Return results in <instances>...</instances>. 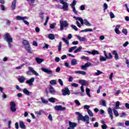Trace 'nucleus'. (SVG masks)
Returning a JSON list of instances; mask_svg holds the SVG:
<instances>
[{
	"label": "nucleus",
	"mask_w": 129,
	"mask_h": 129,
	"mask_svg": "<svg viewBox=\"0 0 129 129\" xmlns=\"http://www.w3.org/2000/svg\"><path fill=\"white\" fill-rule=\"evenodd\" d=\"M76 114L78 115V120H82V121H86V124H89V116L86 115L85 116L82 115L79 112H76Z\"/></svg>",
	"instance_id": "nucleus-1"
},
{
	"label": "nucleus",
	"mask_w": 129,
	"mask_h": 129,
	"mask_svg": "<svg viewBox=\"0 0 129 129\" xmlns=\"http://www.w3.org/2000/svg\"><path fill=\"white\" fill-rule=\"evenodd\" d=\"M5 40L7 42L8 44V47L10 49H12L13 48V38L11 35H10V33H7L6 35H5Z\"/></svg>",
	"instance_id": "nucleus-2"
},
{
	"label": "nucleus",
	"mask_w": 129,
	"mask_h": 129,
	"mask_svg": "<svg viewBox=\"0 0 129 129\" xmlns=\"http://www.w3.org/2000/svg\"><path fill=\"white\" fill-rule=\"evenodd\" d=\"M22 43L26 50H27L28 53H30V54H32V51H31V50H32V48H31V45H30V43H29V41L26 39H24L23 40Z\"/></svg>",
	"instance_id": "nucleus-3"
},
{
	"label": "nucleus",
	"mask_w": 129,
	"mask_h": 129,
	"mask_svg": "<svg viewBox=\"0 0 129 129\" xmlns=\"http://www.w3.org/2000/svg\"><path fill=\"white\" fill-rule=\"evenodd\" d=\"M59 24L60 25V31H63V30H64V28H68V27H69V23H68V22H67V21H60Z\"/></svg>",
	"instance_id": "nucleus-4"
},
{
	"label": "nucleus",
	"mask_w": 129,
	"mask_h": 129,
	"mask_svg": "<svg viewBox=\"0 0 129 129\" xmlns=\"http://www.w3.org/2000/svg\"><path fill=\"white\" fill-rule=\"evenodd\" d=\"M31 72L35 76H39V74L36 72V71L34 70V69L32 67L29 68V71L26 72V74L27 75H31Z\"/></svg>",
	"instance_id": "nucleus-5"
},
{
	"label": "nucleus",
	"mask_w": 129,
	"mask_h": 129,
	"mask_svg": "<svg viewBox=\"0 0 129 129\" xmlns=\"http://www.w3.org/2000/svg\"><path fill=\"white\" fill-rule=\"evenodd\" d=\"M59 2L60 4L62 5V7L61 8V9H62V10H64V11H67V10H68V3L63 0H59Z\"/></svg>",
	"instance_id": "nucleus-6"
},
{
	"label": "nucleus",
	"mask_w": 129,
	"mask_h": 129,
	"mask_svg": "<svg viewBox=\"0 0 129 129\" xmlns=\"http://www.w3.org/2000/svg\"><path fill=\"white\" fill-rule=\"evenodd\" d=\"M62 94L63 96H66V95H70V90L68 88L66 87L61 90Z\"/></svg>",
	"instance_id": "nucleus-7"
},
{
	"label": "nucleus",
	"mask_w": 129,
	"mask_h": 129,
	"mask_svg": "<svg viewBox=\"0 0 129 129\" xmlns=\"http://www.w3.org/2000/svg\"><path fill=\"white\" fill-rule=\"evenodd\" d=\"M10 110L12 112H15L17 111V108H16V103L14 102H11L10 103Z\"/></svg>",
	"instance_id": "nucleus-8"
},
{
	"label": "nucleus",
	"mask_w": 129,
	"mask_h": 129,
	"mask_svg": "<svg viewBox=\"0 0 129 129\" xmlns=\"http://www.w3.org/2000/svg\"><path fill=\"white\" fill-rule=\"evenodd\" d=\"M35 82V78L32 77L30 78L29 80H27L26 81V84H28L29 86H33L34 85L33 83Z\"/></svg>",
	"instance_id": "nucleus-9"
},
{
	"label": "nucleus",
	"mask_w": 129,
	"mask_h": 129,
	"mask_svg": "<svg viewBox=\"0 0 129 129\" xmlns=\"http://www.w3.org/2000/svg\"><path fill=\"white\" fill-rule=\"evenodd\" d=\"M69 126L67 129H74L75 127L77 126V123L70 121H69Z\"/></svg>",
	"instance_id": "nucleus-10"
},
{
	"label": "nucleus",
	"mask_w": 129,
	"mask_h": 129,
	"mask_svg": "<svg viewBox=\"0 0 129 129\" xmlns=\"http://www.w3.org/2000/svg\"><path fill=\"white\" fill-rule=\"evenodd\" d=\"M41 70L42 71H43L45 73H46V74H48L49 75H51L53 74V71L50 70H48L45 68H42Z\"/></svg>",
	"instance_id": "nucleus-11"
},
{
	"label": "nucleus",
	"mask_w": 129,
	"mask_h": 129,
	"mask_svg": "<svg viewBox=\"0 0 129 129\" xmlns=\"http://www.w3.org/2000/svg\"><path fill=\"white\" fill-rule=\"evenodd\" d=\"M54 109H56L57 111H59V110L63 111L66 109V107H62L61 105H56L54 106Z\"/></svg>",
	"instance_id": "nucleus-12"
},
{
	"label": "nucleus",
	"mask_w": 129,
	"mask_h": 129,
	"mask_svg": "<svg viewBox=\"0 0 129 129\" xmlns=\"http://www.w3.org/2000/svg\"><path fill=\"white\" fill-rule=\"evenodd\" d=\"M108 113L111 119H113V114L112 113V109L109 107L107 110Z\"/></svg>",
	"instance_id": "nucleus-13"
},
{
	"label": "nucleus",
	"mask_w": 129,
	"mask_h": 129,
	"mask_svg": "<svg viewBox=\"0 0 129 129\" xmlns=\"http://www.w3.org/2000/svg\"><path fill=\"white\" fill-rule=\"evenodd\" d=\"M79 83L81 84L82 86H87L88 85V82L85 80H80Z\"/></svg>",
	"instance_id": "nucleus-14"
},
{
	"label": "nucleus",
	"mask_w": 129,
	"mask_h": 129,
	"mask_svg": "<svg viewBox=\"0 0 129 129\" xmlns=\"http://www.w3.org/2000/svg\"><path fill=\"white\" fill-rule=\"evenodd\" d=\"M76 37H77L78 40H79V41H80L81 42H85L87 40L86 39V37H82L79 35H76Z\"/></svg>",
	"instance_id": "nucleus-15"
},
{
	"label": "nucleus",
	"mask_w": 129,
	"mask_h": 129,
	"mask_svg": "<svg viewBox=\"0 0 129 129\" xmlns=\"http://www.w3.org/2000/svg\"><path fill=\"white\" fill-rule=\"evenodd\" d=\"M23 93L25 94V95H32V92L29 91L27 88H24L23 90Z\"/></svg>",
	"instance_id": "nucleus-16"
},
{
	"label": "nucleus",
	"mask_w": 129,
	"mask_h": 129,
	"mask_svg": "<svg viewBox=\"0 0 129 129\" xmlns=\"http://www.w3.org/2000/svg\"><path fill=\"white\" fill-rule=\"evenodd\" d=\"M16 19L17 20H18V21H24V20H28V17H22V16H17L16 17Z\"/></svg>",
	"instance_id": "nucleus-17"
},
{
	"label": "nucleus",
	"mask_w": 129,
	"mask_h": 129,
	"mask_svg": "<svg viewBox=\"0 0 129 129\" xmlns=\"http://www.w3.org/2000/svg\"><path fill=\"white\" fill-rule=\"evenodd\" d=\"M19 125L21 128H26V125L25 124V123H24V121L22 120L19 121Z\"/></svg>",
	"instance_id": "nucleus-18"
},
{
	"label": "nucleus",
	"mask_w": 129,
	"mask_h": 129,
	"mask_svg": "<svg viewBox=\"0 0 129 129\" xmlns=\"http://www.w3.org/2000/svg\"><path fill=\"white\" fill-rule=\"evenodd\" d=\"M49 92L51 94H55V93H56V91H55V89H54V88L52 87V86H50L49 87Z\"/></svg>",
	"instance_id": "nucleus-19"
},
{
	"label": "nucleus",
	"mask_w": 129,
	"mask_h": 129,
	"mask_svg": "<svg viewBox=\"0 0 129 129\" xmlns=\"http://www.w3.org/2000/svg\"><path fill=\"white\" fill-rule=\"evenodd\" d=\"M16 3H17V0H14L12 2L11 8L13 11H14V10L16 9L17 7V5H16Z\"/></svg>",
	"instance_id": "nucleus-20"
},
{
	"label": "nucleus",
	"mask_w": 129,
	"mask_h": 129,
	"mask_svg": "<svg viewBox=\"0 0 129 129\" xmlns=\"http://www.w3.org/2000/svg\"><path fill=\"white\" fill-rule=\"evenodd\" d=\"M112 54L113 55H114V58L116 60H118V59H119V58L118 57V54H117V52L116 50H113L112 52Z\"/></svg>",
	"instance_id": "nucleus-21"
},
{
	"label": "nucleus",
	"mask_w": 129,
	"mask_h": 129,
	"mask_svg": "<svg viewBox=\"0 0 129 129\" xmlns=\"http://www.w3.org/2000/svg\"><path fill=\"white\" fill-rule=\"evenodd\" d=\"M119 28H120V25H117L115 27V32L116 34H117L118 35H119V34H120V31H119V30H118Z\"/></svg>",
	"instance_id": "nucleus-22"
},
{
	"label": "nucleus",
	"mask_w": 129,
	"mask_h": 129,
	"mask_svg": "<svg viewBox=\"0 0 129 129\" xmlns=\"http://www.w3.org/2000/svg\"><path fill=\"white\" fill-rule=\"evenodd\" d=\"M25 80H26V78L24 76H21L20 78H18V81L20 83H24Z\"/></svg>",
	"instance_id": "nucleus-23"
},
{
	"label": "nucleus",
	"mask_w": 129,
	"mask_h": 129,
	"mask_svg": "<svg viewBox=\"0 0 129 129\" xmlns=\"http://www.w3.org/2000/svg\"><path fill=\"white\" fill-rule=\"evenodd\" d=\"M77 64H78V62H77V60H76V59L74 58L71 60V65L72 66H75V65Z\"/></svg>",
	"instance_id": "nucleus-24"
},
{
	"label": "nucleus",
	"mask_w": 129,
	"mask_h": 129,
	"mask_svg": "<svg viewBox=\"0 0 129 129\" xmlns=\"http://www.w3.org/2000/svg\"><path fill=\"white\" fill-rule=\"evenodd\" d=\"M35 60H36L37 63H38V64H41V63H42V62L44 61V59L40 58L39 57H36Z\"/></svg>",
	"instance_id": "nucleus-25"
},
{
	"label": "nucleus",
	"mask_w": 129,
	"mask_h": 129,
	"mask_svg": "<svg viewBox=\"0 0 129 129\" xmlns=\"http://www.w3.org/2000/svg\"><path fill=\"white\" fill-rule=\"evenodd\" d=\"M75 73H76V74H81L82 75H86V73L82 71H76L75 72Z\"/></svg>",
	"instance_id": "nucleus-26"
},
{
	"label": "nucleus",
	"mask_w": 129,
	"mask_h": 129,
	"mask_svg": "<svg viewBox=\"0 0 129 129\" xmlns=\"http://www.w3.org/2000/svg\"><path fill=\"white\" fill-rule=\"evenodd\" d=\"M48 39L50 40H54L55 39V35L53 34H49L48 36Z\"/></svg>",
	"instance_id": "nucleus-27"
},
{
	"label": "nucleus",
	"mask_w": 129,
	"mask_h": 129,
	"mask_svg": "<svg viewBox=\"0 0 129 129\" xmlns=\"http://www.w3.org/2000/svg\"><path fill=\"white\" fill-rule=\"evenodd\" d=\"M3 90L4 89H3V88H1V92H2L3 93L2 98H4V99H6V98H7L8 96H7V95H6V94L4 92H3Z\"/></svg>",
	"instance_id": "nucleus-28"
},
{
	"label": "nucleus",
	"mask_w": 129,
	"mask_h": 129,
	"mask_svg": "<svg viewBox=\"0 0 129 129\" xmlns=\"http://www.w3.org/2000/svg\"><path fill=\"white\" fill-rule=\"evenodd\" d=\"M44 112V111H43L42 109H40L39 110V111H35V113H36V114H37V115H41L42 113H43Z\"/></svg>",
	"instance_id": "nucleus-29"
},
{
	"label": "nucleus",
	"mask_w": 129,
	"mask_h": 129,
	"mask_svg": "<svg viewBox=\"0 0 129 129\" xmlns=\"http://www.w3.org/2000/svg\"><path fill=\"white\" fill-rule=\"evenodd\" d=\"M102 72L99 71V70H97V72L95 73L94 74V76H99V75H100L102 74Z\"/></svg>",
	"instance_id": "nucleus-30"
},
{
	"label": "nucleus",
	"mask_w": 129,
	"mask_h": 129,
	"mask_svg": "<svg viewBox=\"0 0 129 129\" xmlns=\"http://www.w3.org/2000/svg\"><path fill=\"white\" fill-rule=\"evenodd\" d=\"M112 110L114 112V114L115 116H116V117L118 116L119 115L118 112L117 111V110H116L115 108H113L112 109Z\"/></svg>",
	"instance_id": "nucleus-31"
},
{
	"label": "nucleus",
	"mask_w": 129,
	"mask_h": 129,
	"mask_svg": "<svg viewBox=\"0 0 129 129\" xmlns=\"http://www.w3.org/2000/svg\"><path fill=\"white\" fill-rule=\"evenodd\" d=\"M84 25H85V26H87L88 27H90V26H91V24L89 23V22H88L87 20L86 19L84 20Z\"/></svg>",
	"instance_id": "nucleus-32"
},
{
	"label": "nucleus",
	"mask_w": 129,
	"mask_h": 129,
	"mask_svg": "<svg viewBox=\"0 0 129 129\" xmlns=\"http://www.w3.org/2000/svg\"><path fill=\"white\" fill-rule=\"evenodd\" d=\"M86 92L87 95H88L89 97H91V96L90 95V89L87 88L86 89Z\"/></svg>",
	"instance_id": "nucleus-33"
},
{
	"label": "nucleus",
	"mask_w": 129,
	"mask_h": 129,
	"mask_svg": "<svg viewBox=\"0 0 129 129\" xmlns=\"http://www.w3.org/2000/svg\"><path fill=\"white\" fill-rule=\"evenodd\" d=\"M107 59V58H106V57H104L102 55L100 56V62H103L104 61H106Z\"/></svg>",
	"instance_id": "nucleus-34"
},
{
	"label": "nucleus",
	"mask_w": 129,
	"mask_h": 129,
	"mask_svg": "<svg viewBox=\"0 0 129 129\" xmlns=\"http://www.w3.org/2000/svg\"><path fill=\"white\" fill-rule=\"evenodd\" d=\"M50 83L51 85H55V84H57V81H56V80H51Z\"/></svg>",
	"instance_id": "nucleus-35"
},
{
	"label": "nucleus",
	"mask_w": 129,
	"mask_h": 129,
	"mask_svg": "<svg viewBox=\"0 0 129 129\" xmlns=\"http://www.w3.org/2000/svg\"><path fill=\"white\" fill-rule=\"evenodd\" d=\"M99 54V51L98 50H92V55H98Z\"/></svg>",
	"instance_id": "nucleus-36"
},
{
	"label": "nucleus",
	"mask_w": 129,
	"mask_h": 129,
	"mask_svg": "<svg viewBox=\"0 0 129 129\" xmlns=\"http://www.w3.org/2000/svg\"><path fill=\"white\" fill-rule=\"evenodd\" d=\"M81 50H82V47L81 46H80L78 48H77L76 50H75L74 51V53H78L79 52H80Z\"/></svg>",
	"instance_id": "nucleus-37"
},
{
	"label": "nucleus",
	"mask_w": 129,
	"mask_h": 129,
	"mask_svg": "<svg viewBox=\"0 0 129 129\" xmlns=\"http://www.w3.org/2000/svg\"><path fill=\"white\" fill-rule=\"evenodd\" d=\"M62 40L66 43L67 46H69V41H68V40L66 39L65 38H62Z\"/></svg>",
	"instance_id": "nucleus-38"
},
{
	"label": "nucleus",
	"mask_w": 129,
	"mask_h": 129,
	"mask_svg": "<svg viewBox=\"0 0 129 129\" xmlns=\"http://www.w3.org/2000/svg\"><path fill=\"white\" fill-rule=\"evenodd\" d=\"M58 51H61L62 49V42L61 41H60L58 43Z\"/></svg>",
	"instance_id": "nucleus-39"
},
{
	"label": "nucleus",
	"mask_w": 129,
	"mask_h": 129,
	"mask_svg": "<svg viewBox=\"0 0 129 129\" xmlns=\"http://www.w3.org/2000/svg\"><path fill=\"white\" fill-rule=\"evenodd\" d=\"M85 65H86V67H87V68L90 67H92V66H93V64H92L91 63H90V62H86Z\"/></svg>",
	"instance_id": "nucleus-40"
},
{
	"label": "nucleus",
	"mask_w": 129,
	"mask_h": 129,
	"mask_svg": "<svg viewBox=\"0 0 129 129\" xmlns=\"http://www.w3.org/2000/svg\"><path fill=\"white\" fill-rule=\"evenodd\" d=\"M55 26H56V23H53L49 25L50 29H55Z\"/></svg>",
	"instance_id": "nucleus-41"
},
{
	"label": "nucleus",
	"mask_w": 129,
	"mask_h": 129,
	"mask_svg": "<svg viewBox=\"0 0 129 129\" xmlns=\"http://www.w3.org/2000/svg\"><path fill=\"white\" fill-rule=\"evenodd\" d=\"M56 99L53 98V97H51V98H50L48 99V101L50 102H52V103H55V100Z\"/></svg>",
	"instance_id": "nucleus-42"
},
{
	"label": "nucleus",
	"mask_w": 129,
	"mask_h": 129,
	"mask_svg": "<svg viewBox=\"0 0 129 129\" xmlns=\"http://www.w3.org/2000/svg\"><path fill=\"white\" fill-rule=\"evenodd\" d=\"M81 33L83 32H92V29H86L81 31Z\"/></svg>",
	"instance_id": "nucleus-43"
},
{
	"label": "nucleus",
	"mask_w": 129,
	"mask_h": 129,
	"mask_svg": "<svg viewBox=\"0 0 129 129\" xmlns=\"http://www.w3.org/2000/svg\"><path fill=\"white\" fill-rule=\"evenodd\" d=\"M71 27L72 28V29H73V30H75V31H78V28L77 27H76V26L72 24L71 25Z\"/></svg>",
	"instance_id": "nucleus-44"
},
{
	"label": "nucleus",
	"mask_w": 129,
	"mask_h": 129,
	"mask_svg": "<svg viewBox=\"0 0 129 129\" xmlns=\"http://www.w3.org/2000/svg\"><path fill=\"white\" fill-rule=\"evenodd\" d=\"M40 98L43 103H48V100L44 99V97H41Z\"/></svg>",
	"instance_id": "nucleus-45"
},
{
	"label": "nucleus",
	"mask_w": 129,
	"mask_h": 129,
	"mask_svg": "<svg viewBox=\"0 0 129 129\" xmlns=\"http://www.w3.org/2000/svg\"><path fill=\"white\" fill-rule=\"evenodd\" d=\"M120 104V103L119 102V101H117L115 103V109H118V106H119V105Z\"/></svg>",
	"instance_id": "nucleus-46"
},
{
	"label": "nucleus",
	"mask_w": 129,
	"mask_h": 129,
	"mask_svg": "<svg viewBox=\"0 0 129 129\" xmlns=\"http://www.w3.org/2000/svg\"><path fill=\"white\" fill-rule=\"evenodd\" d=\"M87 112L89 115H90L91 117L93 116V113H92V111L91 110H88Z\"/></svg>",
	"instance_id": "nucleus-47"
},
{
	"label": "nucleus",
	"mask_w": 129,
	"mask_h": 129,
	"mask_svg": "<svg viewBox=\"0 0 129 129\" xmlns=\"http://www.w3.org/2000/svg\"><path fill=\"white\" fill-rule=\"evenodd\" d=\"M89 108H90V106L89 105H85L84 106V109H87V111L90 110Z\"/></svg>",
	"instance_id": "nucleus-48"
},
{
	"label": "nucleus",
	"mask_w": 129,
	"mask_h": 129,
	"mask_svg": "<svg viewBox=\"0 0 129 129\" xmlns=\"http://www.w3.org/2000/svg\"><path fill=\"white\" fill-rule=\"evenodd\" d=\"M81 68L82 70H87V68L85 64L81 66Z\"/></svg>",
	"instance_id": "nucleus-49"
},
{
	"label": "nucleus",
	"mask_w": 129,
	"mask_h": 129,
	"mask_svg": "<svg viewBox=\"0 0 129 129\" xmlns=\"http://www.w3.org/2000/svg\"><path fill=\"white\" fill-rule=\"evenodd\" d=\"M75 6H76V1L74 0V1H73L72 4H71V7H75Z\"/></svg>",
	"instance_id": "nucleus-50"
},
{
	"label": "nucleus",
	"mask_w": 129,
	"mask_h": 129,
	"mask_svg": "<svg viewBox=\"0 0 129 129\" xmlns=\"http://www.w3.org/2000/svg\"><path fill=\"white\" fill-rule=\"evenodd\" d=\"M73 18L74 19H76V21H79L80 22L82 19L81 17H77L76 16H74Z\"/></svg>",
	"instance_id": "nucleus-51"
},
{
	"label": "nucleus",
	"mask_w": 129,
	"mask_h": 129,
	"mask_svg": "<svg viewBox=\"0 0 129 129\" xmlns=\"http://www.w3.org/2000/svg\"><path fill=\"white\" fill-rule=\"evenodd\" d=\"M23 66H24V64H21L19 67H16L15 69H16L17 70H20V69H22V68H23Z\"/></svg>",
	"instance_id": "nucleus-52"
},
{
	"label": "nucleus",
	"mask_w": 129,
	"mask_h": 129,
	"mask_svg": "<svg viewBox=\"0 0 129 129\" xmlns=\"http://www.w3.org/2000/svg\"><path fill=\"white\" fill-rule=\"evenodd\" d=\"M101 105H102L103 106L106 107V103L105 102V100H102Z\"/></svg>",
	"instance_id": "nucleus-53"
},
{
	"label": "nucleus",
	"mask_w": 129,
	"mask_h": 129,
	"mask_svg": "<svg viewBox=\"0 0 129 129\" xmlns=\"http://www.w3.org/2000/svg\"><path fill=\"white\" fill-rule=\"evenodd\" d=\"M72 8L73 9V11L74 14H75V15H78L77 11H76V9L75 8V7H72Z\"/></svg>",
	"instance_id": "nucleus-54"
},
{
	"label": "nucleus",
	"mask_w": 129,
	"mask_h": 129,
	"mask_svg": "<svg viewBox=\"0 0 129 129\" xmlns=\"http://www.w3.org/2000/svg\"><path fill=\"white\" fill-rule=\"evenodd\" d=\"M110 17L111 19H114V18L115 17V16H114V14H113L112 12L110 13Z\"/></svg>",
	"instance_id": "nucleus-55"
},
{
	"label": "nucleus",
	"mask_w": 129,
	"mask_h": 129,
	"mask_svg": "<svg viewBox=\"0 0 129 129\" xmlns=\"http://www.w3.org/2000/svg\"><path fill=\"white\" fill-rule=\"evenodd\" d=\"M72 86L73 87H78V84H77V83H72L71 84Z\"/></svg>",
	"instance_id": "nucleus-56"
},
{
	"label": "nucleus",
	"mask_w": 129,
	"mask_h": 129,
	"mask_svg": "<svg viewBox=\"0 0 129 129\" xmlns=\"http://www.w3.org/2000/svg\"><path fill=\"white\" fill-rule=\"evenodd\" d=\"M122 32L124 35L127 34V30L126 29H122Z\"/></svg>",
	"instance_id": "nucleus-57"
},
{
	"label": "nucleus",
	"mask_w": 129,
	"mask_h": 129,
	"mask_svg": "<svg viewBox=\"0 0 129 129\" xmlns=\"http://www.w3.org/2000/svg\"><path fill=\"white\" fill-rule=\"evenodd\" d=\"M16 88L17 90H19V91H22V89L20 87V86H19V85H16Z\"/></svg>",
	"instance_id": "nucleus-58"
},
{
	"label": "nucleus",
	"mask_w": 129,
	"mask_h": 129,
	"mask_svg": "<svg viewBox=\"0 0 129 129\" xmlns=\"http://www.w3.org/2000/svg\"><path fill=\"white\" fill-rule=\"evenodd\" d=\"M80 10L81 11H84L85 10V5H82Z\"/></svg>",
	"instance_id": "nucleus-59"
},
{
	"label": "nucleus",
	"mask_w": 129,
	"mask_h": 129,
	"mask_svg": "<svg viewBox=\"0 0 129 129\" xmlns=\"http://www.w3.org/2000/svg\"><path fill=\"white\" fill-rule=\"evenodd\" d=\"M58 83H59L61 86H63V81H62V80H61L60 79H58Z\"/></svg>",
	"instance_id": "nucleus-60"
},
{
	"label": "nucleus",
	"mask_w": 129,
	"mask_h": 129,
	"mask_svg": "<svg viewBox=\"0 0 129 129\" xmlns=\"http://www.w3.org/2000/svg\"><path fill=\"white\" fill-rule=\"evenodd\" d=\"M103 8L104 9H105V10H107V8H108V6H107V4L106 3L104 4Z\"/></svg>",
	"instance_id": "nucleus-61"
},
{
	"label": "nucleus",
	"mask_w": 129,
	"mask_h": 129,
	"mask_svg": "<svg viewBox=\"0 0 129 129\" xmlns=\"http://www.w3.org/2000/svg\"><path fill=\"white\" fill-rule=\"evenodd\" d=\"M64 66H66V67H67L68 68H71V66L69 64V63L68 62H66L64 63Z\"/></svg>",
	"instance_id": "nucleus-62"
},
{
	"label": "nucleus",
	"mask_w": 129,
	"mask_h": 129,
	"mask_svg": "<svg viewBox=\"0 0 129 129\" xmlns=\"http://www.w3.org/2000/svg\"><path fill=\"white\" fill-rule=\"evenodd\" d=\"M75 102L76 104H77V105L79 106L81 105L80 102H79V101H78V100H75Z\"/></svg>",
	"instance_id": "nucleus-63"
},
{
	"label": "nucleus",
	"mask_w": 129,
	"mask_h": 129,
	"mask_svg": "<svg viewBox=\"0 0 129 129\" xmlns=\"http://www.w3.org/2000/svg\"><path fill=\"white\" fill-rule=\"evenodd\" d=\"M19 123L18 122H16L15 123V128L16 129H19Z\"/></svg>",
	"instance_id": "nucleus-64"
}]
</instances>
